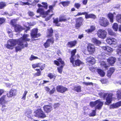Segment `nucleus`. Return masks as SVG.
Returning <instances> with one entry per match:
<instances>
[{
	"label": "nucleus",
	"instance_id": "1",
	"mask_svg": "<svg viewBox=\"0 0 121 121\" xmlns=\"http://www.w3.org/2000/svg\"><path fill=\"white\" fill-rule=\"evenodd\" d=\"M29 36V35L27 34H24L22 37H20L18 39V43L20 45V47L17 46L16 47L15 49L16 52L21 50V49L24 48L25 47H27L28 46V43L26 42V43L24 45V43L25 41H29L30 39L27 38Z\"/></svg>",
	"mask_w": 121,
	"mask_h": 121
},
{
	"label": "nucleus",
	"instance_id": "2",
	"mask_svg": "<svg viewBox=\"0 0 121 121\" xmlns=\"http://www.w3.org/2000/svg\"><path fill=\"white\" fill-rule=\"evenodd\" d=\"M32 67L33 69L36 68H39L40 69H36L35 70L37 72L34 74V76L35 77L40 76L41 75V70L44 69L45 67V64L41 62H39L35 64H33L32 65Z\"/></svg>",
	"mask_w": 121,
	"mask_h": 121
},
{
	"label": "nucleus",
	"instance_id": "3",
	"mask_svg": "<svg viewBox=\"0 0 121 121\" xmlns=\"http://www.w3.org/2000/svg\"><path fill=\"white\" fill-rule=\"evenodd\" d=\"M18 39H9L8 41V43L5 45L6 47L9 49L12 50L13 48V47L17 44L19 45L18 41Z\"/></svg>",
	"mask_w": 121,
	"mask_h": 121
},
{
	"label": "nucleus",
	"instance_id": "4",
	"mask_svg": "<svg viewBox=\"0 0 121 121\" xmlns=\"http://www.w3.org/2000/svg\"><path fill=\"white\" fill-rule=\"evenodd\" d=\"M113 94L112 93L108 94L107 93H104L103 95L104 98L106 97V101L105 103L104 104L105 105H108L111 104L112 101V96Z\"/></svg>",
	"mask_w": 121,
	"mask_h": 121
},
{
	"label": "nucleus",
	"instance_id": "5",
	"mask_svg": "<svg viewBox=\"0 0 121 121\" xmlns=\"http://www.w3.org/2000/svg\"><path fill=\"white\" fill-rule=\"evenodd\" d=\"M84 19L82 17H79L75 19L76 23L75 25V28L78 29L83 25Z\"/></svg>",
	"mask_w": 121,
	"mask_h": 121
},
{
	"label": "nucleus",
	"instance_id": "6",
	"mask_svg": "<svg viewBox=\"0 0 121 121\" xmlns=\"http://www.w3.org/2000/svg\"><path fill=\"white\" fill-rule=\"evenodd\" d=\"M38 29L37 28L33 29L31 31L30 35L31 38H35L40 37L41 35L39 33H38Z\"/></svg>",
	"mask_w": 121,
	"mask_h": 121
},
{
	"label": "nucleus",
	"instance_id": "7",
	"mask_svg": "<svg viewBox=\"0 0 121 121\" xmlns=\"http://www.w3.org/2000/svg\"><path fill=\"white\" fill-rule=\"evenodd\" d=\"M97 34L98 37L101 39H105L107 36V33L104 30L100 29L98 30Z\"/></svg>",
	"mask_w": 121,
	"mask_h": 121
},
{
	"label": "nucleus",
	"instance_id": "8",
	"mask_svg": "<svg viewBox=\"0 0 121 121\" xmlns=\"http://www.w3.org/2000/svg\"><path fill=\"white\" fill-rule=\"evenodd\" d=\"M99 23L101 26L104 27H106L109 24L108 20L104 17H102L99 19Z\"/></svg>",
	"mask_w": 121,
	"mask_h": 121
},
{
	"label": "nucleus",
	"instance_id": "9",
	"mask_svg": "<svg viewBox=\"0 0 121 121\" xmlns=\"http://www.w3.org/2000/svg\"><path fill=\"white\" fill-rule=\"evenodd\" d=\"M35 116L37 117L43 118L46 117V114L40 109H38L34 112Z\"/></svg>",
	"mask_w": 121,
	"mask_h": 121
},
{
	"label": "nucleus",
	"instance_id": "10",
	"mask_svg": "<svg viewBox=\"0 0 121 121\" xmlns=\"http://www.w3.org/2000/svg\"><path fill=\"white\" fill-rule=\"evenodd\" d=\"M106 41L108 44L110 45L115 43L116 45V46L114 47L115 48L117 47V40L115 38H112L110 37H108L106 39Z\"/></svg>",
	"mask_w": 121,
	"mask_h": 121
},
{
	"label": "nucleus",
	"instance_id": "11",
	"mask_svg": "<svg viewBox=\"0 0 121 121\" xmlns=\"http://www.w3.org/2000/svg\"><path fill=\"white\" fill-rule=\"evenodd\" d=\"M54 42V39L52 37L48 39L46 42L44 43L43 45L45 48H47L50 46L51 43V44H53Z\"/></svg>",
	"mask_w": 121,
	"mask_h": 121
},
{
	"label": "nucleus",
	"instance_id": "12",
	"mask_svg": "<svg viewBox=\"0 0 121 121\" xmlns=\"http://www.w3.org/2000/svg\"><path fill=\"white\" fill-rule=\"evenodd\" d=\"M57 60L60 62L62 65H61L60 67H57V70L58 72L60 74L62 73L63 67L65 65L64 62L62 60L61 58H59L57 59Z\"/></svg>",
	"mask_w": 121,
	"mask_h": 121
},
{
	"label": "nucleus",
	"instance_id": "13",
	"mask_svg": "<svg viewBox=\"0 0 121 121\" xmlns=\"http://www.w3.org/2000/svg\"><path fill=\"white\" fill-rule=\"evenodd\" d=\"M77 50L75 49L72 50L71 52V56L69 58L70 62L72 63H73V62L75 59L76 56L75 54Z\"/></svg>",
	"mask_w": 121,
	"mask_h": 121
},
{
	"label": "nucleus",
	"instance_id": "14",
	"mask_svg": "<svg viewBox=\"0 0 121 121\" xmlns=\"http://www.w3.org/2000/svg\"><path fill=\"white\" fill-rule=\"evenodd\" d=\"M87 49L88 52L91 54H93L95 51V48L94 46L91 43L88 44Z\"/></svg>",
	"mask_w": 121,
	"mask_h": 121
},
{
	"label": "nucleus",
	"instance_id": "15",
	"mask_svg": "<svg viewBox=\"0 0 121 121\" xmlns=\"http://www.w3.org/2000/svg\"><path fill=\"white\" fill-rule=\"evenodd\" d=\"M57 91L59 92L63 93L68 90L67 88L62 86L58 85L56 88Z\"/></svg>",
	"mask_w": 121,
	"mask_h": 121
},
{
	"label": "nucleus",
	"instance_id": "16",
	"mask_svg": "<svg viewBox=\"0 0 121 121\" xmlns=\"http://www.w3.org/2000/svg\"><path fill=\"white\" fill-rule=\"evenodd\" d=\"M103 104V102L101 101L100 99H99L94 102H91L90 104V106H95L97 104L98 105L97 106H102Z\"/></svg>",
	"mask_w": 121,
	"mask_h": 121
},
{
	"label": "nucleus",
	"instance_id": "17",
	"mask_svg": "<svg viewBox=\"0 0 121 121\" xmlns=\"http://www.w3.org/2000/svg\"><path fill=\"white\" fill-rule=\"evenodd\" d=\"M17 91L15 89H11L6 95L8 98H11L14 96L16 95Z\"/></svg>",
	"mask_w": 121,
	"mask_h": 121
},
{
	"label": "nucleus",
	"instance_id": "18",
	"mask_svg": "<svg viewBox=\"0 0 121 121\" xmlns=\"http://www.w3.org/2000/svg\"><path fill=\"white\" fill-rule=\"evenodd\" d=\"M14 28L15 31L16 32L18 33L25 30L23 27L19 24H15Z\"/></svg>",
	"mask_w": 121,
	"mask_h": 121
},
{
	"label": "nucleus",
	"instance_id": "19",
	"mask_svg": "<svg viewBox=\"0 0 121 121\" xmlns=\"http://www.w3.org/2000/svg\"><path fill=\"white\" fill-rule=\"evenodd\" d=\"M77 43V41L76 40L70 41L68 42L67 46L69 48H72L75 46Z\"/></svg>",
	"mask_w": 121,
	"mask_h": 121
},
{
	"label": "nucleus",
	"instance_id": "20",
	"mask_svg": "<svg viewBox=\"0 0 121 121\" xmlns=\"http://www.w3.org/2000/svg\"><path fill=\"white\" fill-rule=\"evenodd\" d=\"M85 17L86 19L92 18L95 19L96 18V15L93 14H88V13L86 12Z\"/></svg>",
	"mask_w": 121,
	"mask_h": 121
},
{
	"label": "nucleus",
	"instance_id": "21",
	"mask_svg": "<svg viewBox=\"0 0 121 121\" xmlns=\"http://www.w3.org/2000/svg\"><path fill=\"white\" fill-rule=\"evenodd\" d=\"M86 61L88 63L93 65L95 63V60L94 58L91 56L87 57L86 59Z\"/></svg>",
	"mask_w": 121,
	"mask_h": 121
},
{
	"label": "nucleus",
	"instance_id": "22",
	"mask_svg": "<svg viewBox=\"0 0 121 121\" xmlns=\"http://www.w3.org/2000/svg\"><path fill=\"white\" fill-rule=\"evenodd\" d=\"M101 107L95 106V109L92 110L91 112L89 114V116L90 117H94L95 116L96 109H100L101 108Z\"/></svg>",
	"mask_w": 121,
	"mask_h": 121
},
{
	"label": "nucleus",
	"instance_id": "23",
	"mask_svg": "<svg viewBox=\"0 0 121 121\" xmlns=\"http://www.w3.org/2000/svg\"><path fill=\"white\" fill-rule=\"evenodd\" d=\"M101 48L103 50L109 53H111L113 51L112 48L107 46H103L101 47Z\"/></svg>",
	"mask_w": 121,
	"mask_h": 121
},
{
	"label": "nucleus",
	"instance_id": "24",
	"mask_svg": "<svg viewBox=\"0 0 121 121\" xmlns=\"http://www.w3.org/2000/svg\"><path fill=\"white\" fill-rule=\"evenodd\" d=\"M47 37L48 38L51 37L53 35V30L52 27H50L47 29Z\"/></svg>",
	"mask_w": 121,
	"mask_h": 121
},
{
	"label": "nucleus",
	"instance_id": "25",
	"mask_svg": "<svg viewBox=\"0 0 121 121\" xmlns=\"http://www.w3.org/2000/svg\"><path fill=\"white\" fill-rule=\"evenodd\" d=\"M116 58L115 57H110L107 59V61L111 65H112L115 63L116 61Z\"/></svg>",
	"mask_w": 121,
	"mask_h": 121
},
{
	"label": "nucleus",
	"instance_id": "26",
	"mask_svg": "<svg viewBox=\"0 0 121 121\" xmlns=\"http://www.w3.org/2000/svg\"><path fill=\"white\" fill-rule=\"evenodd\" d=\"M72 64L74 66H79L80 65L82 64V62L79 59H78L75 60H74L73 63Z\"/></svg>",
	"mask_w": 121,
	"mask_h": 121
},
{
	"label": "nucleus",
	"instance_id": "27",
	"mask_svg": "<svg viewBox=\"0 0 121 121\" xmlns=\"http://www.w3.org/2000/svg\"><path fill=\"white\" fill-rule=\"evenodd\" d=\"M108 18L109 19L110 22L112 23L113 22L114 16L112 13H109L107 15Z\"/></svg>",
	"mask_w": 121,
	"mask_h": 121
},
{
	"label": "nucleus",
	"instance_id": "28",
	"mask_svg": "<svg viewBox=\"0 0 121 121\" xmlns=\"http://www.w3.org/2000/svg\"><path fill=\"white\" fill-rule=\"evenodd\" d=\"M95 30V26L93 25H92L90 26V28L86 30L85 31L87 33H90L93 32Z\"/></svg>",
	"mask_w": 121,
	"mask_h": 121
},
{
	"label": "nucleus",
	"instance_id": "29",
	"mask_svg": "<svg viewBox=\"0 0 121 121\" xmlns=\"http://www.w3.org/2000/svg\"><path fill=\"white\" fill-rule=\"evenodd\" d=\"M115 69L113 68H110L108 71L107 75L109 77H110L114 71Z\"/></svg>",
	"mask_w": 121,
	"mask_h": 121
},
{
	"label": "nucleus",
	"instance_id": "30",
	"mask_svg": "<svg viewBox=\"0 0 121 121\" xmlns=\"http://www.w3.org/2000/svg\"><path fill=\"white\" fill-rule=\"evenodd\" d=\"M81 89V86L78 85L74 86L72 90L77 92H80L82 91Z\"/></svg>",
	"mask_w": 121,
	"mask_h": 121
},
{
	"label": "nucleus",
	"instance_id": "31",
	"mask_svg": "<svg viewBox=\"0 0 121 121\" xmlns=\"http://www.w3.org/2000/svg\"><path fill=\"white\" fill-rule=\"evenodd\" d=\"M107 31L109 35L114 37L116 36L117 35L116 33L114 32L111 29L109 28L108 29H107Z\"/></svg>",
	"mask_w": 121,
	"mask_h": 121
},
{
	"label": "nucleus",
	"instance_id": "32",
	"mask_svg": "<svg viewBox=\"0 0 121 121\" xmlns=\"http://www.w3.org/2000/svg\"><path fill=\"white\" fill-rule=\"evenodd\" d=\"M97 71L98 73L101 77H104L105 75V73L104 71L99 69H97Z\"/></svg>",
	"mask_w": 121,
	"mask_h": 121
},
{
	"label": "nucleus",
	"instance_id": "33",
	"mask_svg": "<svg viewBox=\"0 0 121 121\" xmlns=\"http://www.w3.org/2000/svg\"><path fill=\"white\" fill-rule=\"evenodd\" d=\"M43 108L44 110L47 113L50 112L52 110L51 106H43Z\"/></svg>",
	"mask_w": 121,
	"mask_h": 121
},
{
	"label": "nucleus",
	"instance_id": "34",
	"mask_svg": "<svg viewBox=\"0 0 121 121\" xmlns=\"http://www.w3.org/2000/svg\"><path fill=\"white\" fill-rule=\"evenodd\" d=\"M92 41L96 45L100 44L101 43V42L100 41L95 38H93Z\"/></svg>",
	"mask_w": 121,
	"mask_h": 121
},
{
	"label": "nucleus",
	"instance_id": "35",
	"mask_svg": "<svg viewBox=\"0 0 121 121\" xmlns=\"http://www.w3.org/2000/svg\"><path fill=\"white\" fill-rule=\"evenodd\" d=\"M115 18L116 21L118 23H121V14H118L116 16Z\"/></svg>",
	"mask_w": 121,
	"mask_h": 121
},
{
	"label": "nucleus",
	"instance_id": "36",
	"mask_svg": "<svg viewBox=\"0 0 121 121\" xmlns=\"http://www.w3.org/2000/svg\"><path fill=\"white\" fill-rule=\"evenodd\" d=\"M6 6V4L5 2L2 1L0 2V9H3Z\"/></svg>",
	"mask_w": 121,
	"mask_h": 121
},
{
	"label": "nucleus",
	"instance_id": "37",
	"mask_svg": "<svg viewBox=\"0 0 121 121\" xmlns=\"http://www.w3.org/2000/svg\"><path fill=\"white\" fill-rule=\"evenodd\" d=\"M53 19V23L55 24L56 26H60V24H58V23L59 21V20L58 18V17L56 18L55 19Z\"/></svg>",
	"mask_w": 121,
	"mask_h": 121
},
{
	"label": "nucleus",
	"instance_id": "38",
	"mask_svg": "<svg viewBox=\"0 0 121 121\" xmlns=\"http://www.w3.org/2000/svg\"><path fill=\"white\" fill-rule=\"evenodd\" d=\"M36 12L37 13H39L41 15H45V11L44 9L41 8H38L37 9Z\"/></svg>",
	"mask_w": 121,
	"mask_h": 121
},
{
	"label": "nucleus",
	"instance_id": "39",
	"mask_svg": "<svg viewBox=\"0 0 121 121\" xmlns=\"http://www.w3.org/2000/svg\"><path fill=\"white\" fill-rule=\"evenodd\" d=\"M116 95L118 100L121 99V90H118L117 91Z\"/></svg>",
	"mask_w": 121,
	"mask_h": 121
},
{
	"label": "nucleus",
	"instance_id": "40",
	"mask_svg": "<svg viewBox=\"0 0 121 121\" xmlns=\"http://www.w3.org/2000/svg\"><path fill=\"white\" fill-rule=\"evenodd\" d=\"M57 1H54L52 5H50L49 6V9L51 10V12H53V10L54 9L53 8L55 7L56 5V4L57 3Z\"/></svg>",
	"mask_w": 121,
	"mask_h": 121
},
{
	"label": "nucleus",
	"instance_id": "41",
	"mask_svg": "<svg viewBox=\"0 0 121 121\" xmlns=\"http://www.w3.org/2000/svg\"><path fill=\"white\" fill-rule=\"evenodd\" d=\"M60 3L64 7H65L68 6L70 3V2L68 1H62Z\"/></svg>",
	"mask_w": 121,
	"mask_h": 121
},
{
	"label": "nucleus",
	"instance_id": "42",
	"mask_svg": "<svg viewBox=\"0 0 121 121\" xmlns=\"http://www.w3.org/2000/svg\"><path fill=\"white\" fill-rule=\"evenodd\" d=\"M118 24L116 23H113L112 26V28L113 30L115 31H117L118 29Z\"/></svg>",
	"mask_w": 121,
	"mask_h": 121
},
{
	"label": "nucleus",
	"instance_id": "43",
	"mask_svg": "<svg viewBox=\"0 0 121 121\" xmlns=\"http://www.w3.org/2000/svg\"><path fill=\"white\" fill-rule=\"evenodd\" d=\"M67 21V19L65 18V16L63 15L60 17L59 18V21L60 22H65Z\"/></svg>",
	"mask_w": 121,
	"mask_h": 121
},
{
	"label": "nucleus",
	"instance_id": "44",
	"mask_svg": "<svg viewBox=\"0 0 121 121\" xmlns=\"http://www.w3.org/2000/svg\"><path fill=\"white\" fill-rule=\"evenodd\" d=\"M47 76L50 79H52L53 78L55 79L56 78V76L53 75L52 73H49L48 74Z\"/></svg>",
	"mask_w": 121,
	"mask_h": 121
},
{
	"label": "nucleus",
	"instance_id": "45",
	"mask_svg": "<svg viewBox=\"0 0 121 121\" xmlns=\"http://www.w3.org/2000/svg\"><path fill=\"white\" fill-rule=\"evenodd\" d=\"M20 4L22 5H27L30 6L31 5V4L30 3L28 2H23L22 1L20 2Z\"/></svg>",
	"mask_w": 121,
	"mask_h": 121
},
{
	"label": "nucleus",
	"instance_id": "46",
	"mask_svg": "<svg viewBox=\"0 0 121 121\" xmlns=\"http://www.w3.org/2000/svg\"><path fill=\"white\" fill-rule=\"evenodd\" d=\"M38 59L39 58L33 55H31L29 59L30 60L32 61L34 60Z\"/></svg>",
	"mask_w": 121,
	"mask_h": 121
},
{
	"label": "nucleus",
	"instance_id": "47",
	"mask_svg": "<svg viewBox=\"0 0 121 121\" xmlns=\"http://www.w3.org/2000/svg\"><path fill=\"white\" fill-rule=\"evenodd\" d=\"M6 19L4 17H0V25L5 22Z\"/></svg>",
	"mask_w": 121,
	"mask_h": 121
},
{
	"label": "nucleus",
	"instance_id": "48",
	"mask_svg": "<svg viewBox=\"0 0 121 121\" xmlns=\"http://www.w3.org/2000/svg\"><path fill=\"white\" fill-rule=\"evenodd\" d=\"M41 4L43 5V7L45 9H46L48 8V4L46 2H42Z\"/></svg>",
	"mask_w": 121,
	"mask_h": 121
},
{
	"label": "nucleus",
	"instance_id": "49",
	"mask_svg": "<svg viewBox=\"0 0 121 121\" xmlns=\"http://www.w3.org/2000/svg\"><path fill=\"white\" fill-rule=\"evenodd\" d=\"M81 6V4L78 3H76L74 5V7L78 9L80 8Z\"/></svg>",
	"mask_w": 121,
	"mask_h": 121
},
{
	"label": "nucleus",
	"instance_id": "50",
	"mask_svg": "<svg viewBox=\"0 0 121 121\" xmlns=\"http://www.w3.org/2000/svg\"><path fill=\"white\" fill-rule=\"evenodd\" d=\"M6 95H4L0 98V104H2V102L4 101Z\"/></svg>",
	"mask_w": 121,
	"mask_h": 121
},
{
	"label": "nucleus",
	"instance_id": "51",
	"mask_svg": "<svg viewBox=\"0 0 121 121\" xmlns=\"http://www.w3.org/2000/svg\"><path fill=\"white\" fill-rule=\"evenodd\" d=\"M27 93V92L26 91H25L24 92V93L23 94V96L22 98V99L23 100H25L26 99V94Z\"/></svg>",
	"mask_w": 121,
	"mask_h": 121
},
{
	"label": "nucleus",
	"instance_id": "52",
	"mask_svg": "<svg viewBox=\"0 0 121 121\" xmlns=\"http://www.w3.org/2000/svg\"><path fill=\"white\" fill-rule=\"evenodd\" d=\"M103 64H102V62L101 63V65H103V66L104 67V68L106 70L108 69V66L107 65V64H106L105 63V62H103Z\"/></svg>",
	"mask_w": 121,
	"mask_h": 121
},
{
	"label": "nucleus",
	"instance_id": "53",
	"mask_svg": "<svg viewBox=\"0 0 121 121\" xmlns=\"http://www.w3.org/2000/svg\"><path fill=\"white\" fill-rule=\"evenodd\" d=\"M56 89L54 87L52 88V89L51 90L49 91V93L50 95L53 94L54 93Z\"/></svg>",
	"mask_w": 121,
	"mask_h": 121
},
{
	"label": "nucleus",
	"instance_id": "54",
	"mask_svg": "<svg viewBox=\"0 0 121 121\" xmlns=\"http://www.w3.org/2000/svg\"><path fill=\"white\" fill-rule=\"evenodd\" d=\"M10 24L11 25L14 27H15V20L14 19H12L10 21Z\"/></svg>",
	"mask_w": 121,
	"mask_h": 121
},
{
	"label": "nucleus",
	"instance_id": "55",
	"mask_svg": "<svg viewBox=\"0 0 121 121\" xmlns=\"http://www.w3.org/2000/svg\"><path fill=\"white\" fill-rule=\"evenodd\" d=\"M110 106H121V101L117 102L115 105L111 104Z\"/></svg>",
	"mask_w": 121,
	"mask_h": 121
},
{
	"label": "nucleus",
	"instance_id": "56",
	"mask_svg": "<svg viewBox=\"0 0 121 121\" xmlns=\"http://www.w3.org/2000/svg\"><path fill=\"white\" fill-rule=\"evenodd\" d=\"M85 13L86 12H83L82 13H81V12H78V13L76 15H74V16L76 17V16L82 15H85Z\"/></svg>",
	"mask_w": 121,
	"mask_h": 121
},
{
	"label": "nucleus",
	"instance_id": "57",
	"mask_svg": "<svg viewBox=\"0 0 121 121\" xmlns=\"http://www.w3.org/2000/svg\"><path fill=\"white\" fill-rule=\"evenodd\" d=\"M116 52L117 54L120 55L121 54V49L119 48H117L116 50Z\"/></svg>",
	"mask_w": 121,
	"mask_h": 121
},
{
	"label": "nucleus",
	"instance_id": "58",
	"mask_svg": "<svg viewBox=\"0 0 121 121\" xmlns=\"http://www.w3.org/2000/svg\"><path fill=\"white\" fill-rule=\"evenodd\" d=\"M83 83L86 86H88L90 85H93V83L92 82H83Z\"/></svg>",
	"mask_w": 121,
	"mask_h": 121
},
{
	"label": "nucleus",
	"instance_id": "59",
	"mask_svg": "<svg viewBox=\"0 0 121 121\" xmlns=\"http://www.w3.org/2000/svg\"><path fill=\"white\" fill-rule=\"evenodd\" d=\"M53 15V14L50 15L49 17H47L45 19V21H47L49 20Z\"/></svg>",
	"mask_w": 121,
	"mask_h": 121
},
{
	"label": "nucleus",
	"instance_id": "60",
	"mask_svg": "<svg viewBox=\"0 0 121 121\" xmlns=\"http://www.w3.org/2000/svg\"><path fill=\"white\" fill-rule=\"evenodd\" d=\"M28 13L30 16H33L34 15V14L33 12L30 11H29L28 12Z\"/></svg>",
	"mask_w": 121,
	"mask_h": 121
},
{
	"label": "nucleus",
	"instance_id": "61",
	"mask_svg": "<svg viewBox=\"0 0 121 121\" xmlns=\"http://www.w3.org/2000/svg\"><path fill=\"white\" fill-rule=\"evenodd\" d=\"M50 12H51V10H50L49 9L46 12H45L44 15H45L46 16L48 15L49 13Z\"/></svg>",
	"mask_w": 121,
	"mask_h": 121
},
{
	"label": "nucleus",
	"instance_id": "62",
	"mask_svg": "<svg viewBox=\"0 0 121 121\" xmlns=\"http://www.w3.org/2000/svg\"><path fill=\"white\" fill-rule=\"evenodd\" d=\"M59 62V61H58L56 60H54V64L58 66H59L60 65V63Z\"/></svg>",
	"mask_w": 121,
	"mask_h": 121
},
{
	"label": "nucleus",
	"instance_id": "63",
	"mask_svg": "<svg viewBox=\"0 0 121 121\" xmlns=\"http://www.w3.org/2000/svg\"><path fill=\"white\" fill-rule=\"evenodd\" d=\"M44 89L45 91L47 92H49L50 90V89L48 86H45Z\"/></svg>",
	"mask_w": 121,
	"mask_h": 121
},
{
	"label": "nucleus",
	"instance_id": "64",
	"mask_svg": "<svg viewBox=\"0 0 121 121\" xmlns=\"http://www.w3.org/2000/svg\"><path fill=\"white\" fill-rule=\"evenodd\" d=\"M118 60L119 61V65H121V55L120 56V57L118 59Z\"/></svg>",
	"mask_w": 121,
	"mask_h": 121
}]
</instances>
